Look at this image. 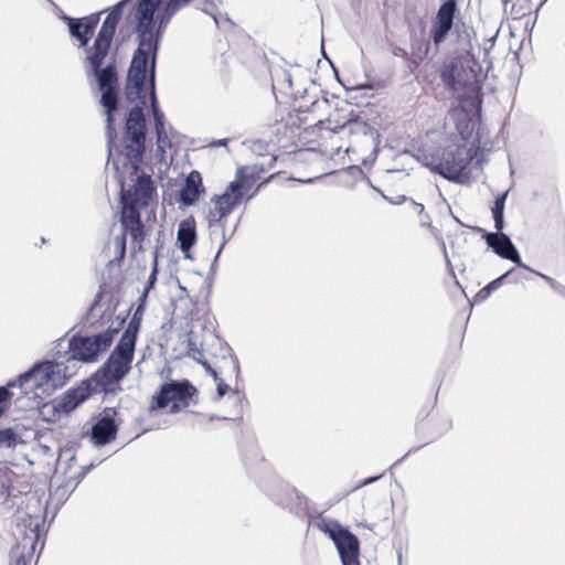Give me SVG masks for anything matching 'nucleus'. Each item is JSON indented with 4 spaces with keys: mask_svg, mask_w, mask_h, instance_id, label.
<instances>
[{
    "mask_svg": "<svg viewBox=\"0 0 565 565\" xmlns=\"http://www.w3.org/2000/svg\"><path fill=\"white\" fill-rule=\"evenodd\" d=\"M139 45L135 51L127 75V95L130 98L135 95L139 98L140 105L132 107L126 120L125 145L119 148L115 143L114 114L118 108V94L116 88L102 89L100 104L105 109L107 137H108V162L118 170L121 164L128 167L134 173L140 169L145 152L146 142V119L142 106L146 105L145 82L147 77V65L151 60L149 71V102L153 117L157 135V150L161 153L170 146V140L164 126V115L161 111L156 94V57L159 38H139Z\"/></svg>",
    "mask_w": 565,
    "mask_h": 565,
    "instance_id": "f257e3e1",
    "label": "nucleus"
},
{
    "mask_svg": "<svg viewBox=\"0 0 565 565\" xmlns=\"http://www.w3.org/2000/svg\"><path fill=\"white\" fill-rule=\"evenodd\" d=\"M454 40L457 55L444 61L439 74L445 87L459 102L460 111L468 116L481 109V67L471 38Z\"/></svg>",
    "mask_w": 565,
    "mask_h": 565,
    "instance_id": "f03ea898",
    "label": "nucleus"
},
{
    "mask_svg": "<svg viewBox=\"0 0 565 565\" xmlns=\"http://www.w3.org/2000/svg\"><path fill=\"white\" fill-rule=\"evenodd\" d=\"M471 148L465 142H449L444 147L419 149L416 159L430 171L455 183H465L468 167L472 160Z\"/></svg>",
    "mask_w": 565,
    "mask_h": 565,
    "instance_id": "7ed1b4c3",
    "label": "nucleus"
},
{
    "mask_svg": "<svg viewBox=\"0 0 565 565\" xmlns=\"http://www.w3.org/2000/svg\"><path fill=\"white\" fill-rule=\"evenodd\" d=\"M74 371L63 361H42L22 373L17 381H10L9 386L21 388L22 394H33L35 397L50 395L62 387Z\"/></svg>",
    "mask_w": 565,
    "mask_h": 565,
    "instance_id": "20e7f679",
    "label": "nucleus"
},
{
    "mask_svg": "<svg viewBox=\"0 0 565 565\" xmlns=\"http://www.w3.org/2000/svg\"><path fill=\"white\" fill-rule=\"evenodd\" d=\"M276 161L273 156L268 163H255L249 167H239L236 171V178L232 181L223 194L214 198V210L220 214L218 222L230 214L244 199L249 190L255 185L260 173L271 169Z\"/></svg>",
    "mask_w": 565,
    "mask_h": 565,
    "instance_id": "39448f33",
    "label": "nucleus"
},
{
    "mask_svg": "<svg viewBox=\"0 0 565 565\" xmlns=\"http://www.w3.org/2000/svg\"><path fill=\"white\" fill-rule=\"evenodd\" d=\"M161 9L146 3L137 2L125 15V23L120 26L121 35H160L166 26H160Z\"/></svg>",
    "mask_w": 565,
    "mask_h": 565,
    "instance_id": "423d86ee",
    "label": "nucleus"
},
{
    "mask_svg": "<svg viewBox=\"0 0 565 565\" xmlns=\"http://www.w3.org/2000/svg\"><path fill=\"white\" fill-rule=\"evenodd\" d=\"M116 333V329H107L92 337H72L68 341V356L66 361L94 362L99 353L110 347Z\"/></svg>",
    "mask_w": 565,
    "mask_h": 565,
    "instance_id": "0eeeda50",
    "label": "nucleus"
},
{
    "mask_svg": "<svg viewBox=\"0 0 565 565\" xmlns=\"http://www.w3.org/2000/svg\"><path fill=\"white\" fill-rule=\"evenodd\" d=\"M131 340L120 339L107 361L98 372L104 385H113L120 382L130 370L135 347Z\"/></svg>",
    "mask_w": 565,
    "mask_h": 565,
    "instance_id": "6e6552de",
    "label": "nucleus"
},
{
    "mask_svg": "<svg viewBox=\"0 0 565 565\" xmlns=\"http://www.w3.org/2000/svg\"><path fill=\"white\" fill-rule=\"evenodd\" d=\"M454 28L456 35H477L473 28H466L458 8V0H441L431 20L428 35H449Z\"/></svg>",
    "mask_w": 565,
    "mask_h": 565,
    "instance_id": "1a4fd4ad",
    "label": "nucleus"
},
{
    "mask_svg": "<svg viewBox=\"0 0 565 565\" xmlns=\"http://www.w3.org/2000/svg\"><path fill=\"white\" fill-rule=\"evenodd\" d=\"M194 393L195 388L189 381H171L161 386L152 407L160 409L169 407V413L175 414L190 405Z\"/></svg>",
    "mask_w": 565,
    "mask_h": 565,
    "instance_id": "9d476101",
    "label": "nucleus"
},
{
    "mask_svg": "<svg viewBox=\"0 0 565 565\" xmlns=\"http://www.w3.org/2000/svg\"><path fill=\"white\" fill-rule=\"evenodd\" d=\"M324 532L333 541L342 565H360L359 540L354 534L335 521L326 524Z\"/></svg>",
    "mask_w": 565,
    "mask_h": 565,
    "instance_id": "9b49d317",
    "label": "nucleus"
},
{
    "mask_svg": "<svg viewBox=\"0 0 565 565\" xmlns=\"http://www.w3.org/2000/svg\"><path fill=\"white\" fill-rule=\"evenodd\" d=\"M214 382L216 383L214 407H227L226 413L214 414V419H233L241 414L244 394L237 387H233L232 385L225 383L223 379L218 377L216 370H214Z\"/></svg>",
    "mask_w": 565,
    "mask_h": 565,
    "instance_id": "f8f14e48",
    "label": "nucleus"
},
{
    "mask_svg": "<svg viewBox=\"0 0 565 565\" xmlns=\"http://www.w3.org/2000/svg\"><path fill=\"white\" fill-rule=\"evenodd\" d=\"M154 192L156 186L151 177L142 172L137 174L134 185L129 190H125L124 183L121 182V203L146 206L152 199Z\"/></svg>",
    "mask_w": 565,
    "mask_h": 565,
    "instance_id": "ddd939ff",
    "label": "nucleus"
},
{
    "mask_svg": "<svg viewBox=\"0 0 565 565\" xmlns=\"http://www.w3.org/2000/svg\"><path fill=\"white\" fill-rule=\"evenodd\" d=\"M482 238L486 241L488 247L501 258L511 260L520 268L530 269V267L522 262L519 250L509 235L503 232H484Z\"/></svg>",
    "mask_w": 565,
    "mask_h": 565,
    "instance_id": "4468645a",
    "label": "nucleus"
},
{
    "mask_svg": "<svg viewBox=\"0 0 565 565\" xmlns=\"http://www.w3.org/2000/svg\"><path fill=\"white\" fill-rule=\"evenodd\" d=\"M404 20L408 26L409 35H428L426 32L429 10L424 0H408L404 4Z\"/></svg>",
    "mask_w": 565,
    "mask_h": 565,
    "instance_id": "2eb2a0df",
    "label": "nucleus"
},
{
    "mask_svg": "<svg viewBox=\"0 0 565 565\" xmlns=\"http://www.w3.org/2000/svg\"><path fill=\"white\" fill-rule=\"evenodd\" d=\"M115 408H106L92 426L90 438L96 446H105L116 438L118 425Z\"/></svg>",
    "mask_w": 565,
    "mask_h": 565,
    "instance_id": "dca6fc26",
    "label": "nucleus"
},
{
    "mask_svg": "<svg viewBox=\"0 0 565 565\" xmlns=\"http://www.w3.org/2000/svg\"><path fill=\"white\" fill-rule=\"evenodd\" d=\"M90 395L89 387L78 386L66 391L63 396L50 406L54 412L67 415L84 403Z\"/></svg>",
    "mask_w": 565,
    "mask_h": 565,
    "instance_id": "f3484780",
    "label": "nucleus"
},
{
    "mask_svg": "<svg viewBox=\"0 0 565 565\" xmlns=\"http://www.w3.org/2000/svg\"><path fill=\"white\" fill-rule=\"evenodd\" d=\"M447 38H433L436 49ZM431 38H411V51L403 47H396L394 50L395 55L408 57L413 63L418 64L426 58L430 52Z\"/></svg>",
    "mask_w": 565,
    "mask_h": 565,
    "instance_id": "a211bd4d",
    "label": "nucleus"
},
{
    "mask_svg": "<svg viewBox=\"0 0 565 565\" xmlns=\"http://www.w3.org/2000/svg\"><path fill=\"white\" fill-rule=\"evenodd\" d=\"M121 225L125 232H128L134 241H141L143 237V225L140 220L139 209L142 205L121 203Z\"/></svg>",
    "mask_w": 565,
    "mask_h": 565,
    "instance_id": "6ab92c4d",
    "label": "nucleus"
},
{
    "mask_svg": "<svg viewBox=\"0 0 565 565\" xmlns=\"http://www.w3.org/2000/svg\"><path fill=\"white\" fill-rule=\"evenodd\" d=\"M131 0H120L107 10V15L96 35H116V31L120 32V26L125 23L124 11Z\"/></svg>",
    "mask_w": 565,
    "mask_h": 565,
    "instance_id": "aec40b11",
    "label": "nucleus"
},
{
    "mask_svg": "<svg viewBox=\"0 0 565 565\" xmlns=\"http://www.w3.org/2000/svg\"><path fill=\"white\" fill-rule=\"evenodd\" d=\"M103 13L99 11L79 19L63 14L61 18L67 24L70 35H94Z\"/></svg>",
    "mask_w": 565,
    "mask_h": 565,
    "instance_id": "412c9836",
    "label": "nucleus"
},
{
    "mask_svg": "<svg viewBox=\"0 0 565 565\" xmlns=\"http://www.w3.org/2000/svg\"><path fill=\"white\" fill-rule=\"evenodd\" d=\"M203 192L202 178L198 171H192L184 180L180 190V203L184 206L193 205Z\"/></svg>",
    "mask_w": 565,
    "mask_h": 565,
    "instance_id": "4be33fe9",
    "label": "nucleus"
},
{
    "mask_svg": "<svg viewBox=\"0 0 565 565\" xmlns=\"http://www.w3.org/2000/svg\"><path fill=\"white\" fill-rule=\"evenodd\" d=\"M196 241L195 224L193 218L180 222L177 233V242L180 249L189 257V252Z\"/></svg>",
    "mask_w": 565,
    "mask_h": 565,
    "instance_id": "5701e85b",
    "label": "nucleus"
},
{
    "mask_svg": "<svg viewBox=\"0 0 565 565\" xmlns=\"http://www.w3.org/2000/svg\"><path fill=\"white\" fill-rule=\"evenodd\" d=\"M328 122L329 124L333 122L332 117H330L328 119ZM334 122H335V126L330 127V129L334 132L338 131L339 129H342V130H347L349 134H356V135H362V136L366 137L367 132L370 130V126L365 121L359 120L358 118H353L352 116L349 118H345L342 121L334 120Z\"/></svg>",
    "mask_w": 565,
    "mask_h": 565,
    "instance_id": "b1692460",
    "label": "nucleus"
},
{
    "mask_svg": "<svg viewBox=\"0 0 565 565\" xmlns=\"http://www.w3.org/2000/svg\"><path fill=\"white\" fill-rule=\"evenodd\" d=\"M113 38H95L94 51L88 55V61L93 71H98L108 54Z\"/></svg>",
    "mask_w": 565,
    "mask_h": 565,
    "instance_id": "393cba45",
    "label": "nucleus"
},
{
    "mask_svg": "<svg viewBox=\"0 0 565 565\" xmlns=\"http://www.w3.org/2000/svg\"><path fill=\"white\" fill-rule=\"evenodd\" d=\"M97 84L100 89L116 88L117 87V73L114 65H107L106 67H99L98 71H94Z\"/></svg>",
    "mask_w": 565,
    "mask_h": 565,
    "instance_id": "a878e982",
    "label": "nucleus"
},
{
    "mask_svg": "<svg viewBox=\"0 0 565 565\" xmlns=\"http://www.w3.org/2000/svg\"><path fill=\"white\" fill-rule=\"evenodd\" d=\"M218 344L220 349L222 351V360L225 365L228 366L231 376L234 377L235 381H237L239 376V365L236 356L233 354L232 349L227 344H223L222 340L216 337L214 340V347Z\"/></svg>",
    "mask_w": 565,
    "mask_h": 565,
    "instance_id": "bb28decb",
    "label": "nucleus"
},
{
    "mask_svg": "<svg viewBox=\"0 0 565 565\" xmlns=\"http://www.w3.org/2000/svg\"><path fill=\"white\" fill-rule=\"evenodd\" d=\"M192 0H168L161 8L160 26H167L171 18L183 7L188 6Z\"/></svg>",
    "mask_w": 565,
    "mask_h": 565,
    "instance_id": "cd10ccee",
    "label": "nucleus"
},
{
    "mask_svg": "<svg viewBox=\"0 0 565 565\" xmlns=\"http://www.w3.org/2000/svg\"><path fill=\"white\" fill-rule=\"evenodd\" d=\"M512 273H513V269L508 270L500 277H498L494 280H492L491 282H489L486 287L480 289L477 292V295L475 296V301L480 302V301H484L487 298H489L490 295L502 285L504 279H507L510 275H512Z\"/></svg>",
    "mask_w": 565,
    "mask_h": 565,
    "instance_id": "c85d7f7f",
    "label": "nucleus"
},
{
    "mask_svg": "<svg viewBox=\"0 0 565 565\" xmlns=\"http://www.w3.org/2000/svg\"><path fill=\"white\" fill-rule=\"evenodd\" d=\"M273 82L281 89L282 92H287V89L292 88V74L288 70L282 68H274L270 71Z\"/></svg>",
    "mask_w": 565,
    "mask_h": 565,
    "instance_id": "c756f323",
    "label": "nucleus"
},
{
    "mask_svg": "<svg viewBox=\"0 0 565 565\" xmlns=\"http://www.w3.org/2000/svg\"><path fill=\"white\" fill-rule=\"evenodd\" d=\"M141 312V307H138L131 320L128 323L127 329L122 333L120 339H129L134 347H136L137 333L140 328V317L138 316Z\"/></svg>",
    "mask_w": 565,
    "mask_h": 565,
    "instance_id": "7c9ffc66",
    "label": "nucleus"
},
{
    "mask_svg": "<svg viewBox=\"0 0 565 565\" xmlns=\"http://www.w3.org/2000/svg\"><path fill=\"white\" fill-rule=\"evenodd\" d=\"M525 43H527V45H531V38H510L509 49L513 54V61H519L520 51L523 49Z\"/></svg>",
    "mask_w": 565,
    "mask_h": 565,
    "instance_id": "2f4dec72",
    "label": "nucleus"
},
{
    "mask_svg": "<svg viewBox=\"0 0 565 565\" xmlns=\"http://www.w3.org/2000/svg\"><path fill=\"white\" fill-rule=\"evenodd\" d=\"M214 25L221 31V32H230L234 28V22L225 14L222 15L214 13Z\"/></svg>",
    "mask_w": 565,
    "mask_h": 565,
    "instance_id": "473e14b6",
    "label": "nucleus"
},
{
    "mask_svg": "<svg viewBox=\"0 0 565 565\" xmlns=\"http://www.w3.org/2000/svg\"><path fill=\"white\" fill-rule=\"evenodd\" d=\"M17 443V434L12 428L0 429V446L12 447Z\"/></svg>",
    "mask_w": 565,
    "mask_h": 565,
    "instance_id": "72a5a7b5",
    "label": "nucleus"
},
{
    "mask_svg": "<svg viewBox=\"0 0 565 565\" xmlns=\"http://www.w3.org/2000/svg\"><path fill=\"white\" fill-rule=\"evenodd\" d=\"M507 196L508 192H504L495 198L494 204L492 206V215H499L504 213Z\"/></svg>",
    "mask_w": 565,
    "mask_h": 565,
    "instance_id": "f704fd0d",
    "label": "nucleus"
},
{
    "mask_svg": "<svg viewBox=\"0 0 565 565\" xmlns=\"http://www.w3.org/2000/svg\"><path fill=\"white\" fill-rule=\"evenodd\" d=\"M114 243L116 245V247L119 249V258L122 259L125 257V254H126V241H125V236H116L114 238Z\"/></svg>",
    "mask_w": 565,
    "mask_h": 565,
    "instance_id": "c9c22d12",
    "label": "nucleus"
},
{
    "mask_svg": "<svg viewBox=\"0 0 565 565\" xmlns=\"http://www.w3.org/2000/svg\"><path fill=\"white\" fill-rule=\"evenodd\" d=\"M407 1L408 0H383V7L385 10V12L383 13V18L386 19L390 8H395L396 6H399L402 2L406 4Z\"/></svg>",
    "mask_w": 565,
    "mask_h": 565,
    "instance_id": "e433bc0d",
    "label": "nucleus"
},
{
    "mask_svg": "<svg viewBox=\"0 0 565 565\" xmlns=\"http://www.w3.org/2000/svg\"><path fill=\"white\" fill-rule=\"evenodd\" d=\"M381 477H382V475L364 479L363 481H361L356 486H354L353 489L351 490V492L356 491V490H359V489H361V488H363L365 486H369V484L375 482Z\"/></svg>",
    "mask_w": 565,
    "mask_h": 565,
    "instance_id": "4c0bfd02",
    "label": "nucleus"
},
{
    "mask_svg": "<svg viewBox=\"0 0 565 565\" xmlns=\"http://www.w3.org/2000/svg\"><path fill=\"white\" fill-rule=\"evenodd\" d=\"M493 220H494V227L497 230L495 233L502 232V230L504 228V217H503V214L493 215Z\"/></svg>",
    "mask_w": 565,
    "mask_h": 565,
    "instance_id": "58836bf2",
    "label": "nucleus"
},
{
    "mask_svg": "<svg viewBox=\"0 0 565 565\" xmlns=\"http://www.w3.org/2000/svg\"><path fill=\"white\" fill-rule=\"evenodd\" d=\"M527 270H529V271H531V273H533V274H535V275H537V276H539V277H541L542 279H544V280H545V281H546L551 287H553V286L557 282V281H556V280H554L552 277H550V276H547V275H545V274H542V273H540V271H536V270L532 269L531 267H530V269H527Z\"/></svg>",
    "mask_w": 565,
    "mask_h": 565,
    "instance_id": "ea45409f",
    "label": "nucleus"
},
{
    "mask_svg": "<svg viewBox=\"0 0 565 565\" xmlns=\"http://www.w3.org/2000/svg\"><path fill=\"white\" fill-rule=\"evenodd\" d=\"M9 384L7 386H0V404L8 401L11 396L9 392Z\"/></svg>",
    "mask_w": 565,
    "mask_h": 565,
    "instance_id": "a19ab883",
    "label": "nucleus"
},
{
    "mask_svg": "<svg viewBox=\"0 0 565 565\" xmlns=\"http://www.w3.org/2000/svg\"><path fill=\"white\" fill-rule=\"evenodd\" d=\"M516 6L520 7V10H522V14H525V10H530V0H516Z\"/></svg>",
    "mask_w": 565,
    "mask_h": 565,
    "instance_id": "79ce46f5",
    "label": "nucleus"
},
{
    "mask_svg": "<svg viewBox=\"0 0 565 565\" xmlns=\"http://www.w3.org/2000/svg\"><path fill=\"white\" fill-rule=\"evenodd\" d=\"M156 275H157V267L154 266L153 269H152V273L149 277V280H148V287L146 290H148L149 288H152V286L154 285L156 282Z\"/></svg>",
    "mask_w": 565,
    "mask_h": 565,
    "instance_id": "37998d69",
    "label": "nucleus"
},
{
    "mask_svg": "<svg viewBox=\"0 0 565 565\" xmlns=\"http://www.w3.org/2000/svg\"><path fill=\"white\" fill-rule=\"evenodd\" d=\"M138 2L160 8L162 0H138Z\"/></svg>",
    "mask_w": 565,
    "mask_h": 565,
    "instance_id": "c03bdc74",
    "label": "nucleus"
},
{
    "mask_svg": "<svg viewBox=\"0 0 565 565\" xmlns=\"http://www.w3.org/2000/svg\"><path fill=\"white\" fill-rule=\"evenodd\" d=\"M552 289H553L554 291H556L557 294L562 295L563 297H565V286H563V285H561V284L556 282V284L552 287Z\"/></svg>",
    "mask_w": 565,
    "mask_h": 565,
    "instance_id": "a18cd8bd",
    "label": "nucleus"
},
{
    "mask_svg": "<svg viewBox=\"0 0 565 565\" xmlns=\"http://www.w3.org/2000/svg\"><path fill=\"white\" fill-rule=\"evenodd\" d=\"M362 0H350L351 8L354 12L359 13Z\"/></svg>",
    "mask_w": 565,
    "mask_h": 565,
    "instance_id": "49530a36",
    "label": "nucleus"
},
{
    "mask_svg": "<svg viewBox=\"0 0 565 565\" xmlns=\"http://www.w3.org/2000/svg\"><path fill=\"white\" fill-rule=\"evenodd\" d=\"M227 141H228V139H218V140L214 139V147H221V146L225 147L227 145Z\"/></svg>",
    "mask_w": 565,
    "mask_h": 565,
    "instance_id": "de8ad7c7",
    "label": "nucleus"
},
{
    "mask_svg": "<svg viewBox=\"0 0 565 565\" xmlns=\"http://www.w3.org/2000/svg\"><path fill=\"white\" fill-rule=\"evenodd\" d=\"M79 40V46L88 45L92 38H77Z\"/></svg>",
    "mask_w": 565,
    "mask_h": 565,
    "instance_id": "09e8293b",
    "label": "nucleus"
},
{
    "mask_svg": "<svg viewBox=\"0 0 565 565\" xmlns=\"http://www.w3.org/2000/svg\"><path fill=\"white\" fill-rule=\"evenodd\" d=\"M273 500L280 507L287 508L288 504L281 498H273Z\"/></svg>",
    "mask_w": 565,
    "mask_h": 565,
    "instance_id": "8fccbe9b",
    "label": "nucleus"
},
{
    "mask_svg": "<svg viewBox=\"0 0 565 565\" xmlns=\"http://www.w3.org/2000/svg\"><path fill=\"white\" fill-rule=\"evenodd\" d=\"M425 218L426 220H422V222H420L422 226L433 227L430 222H429V217L426 215Z\"/></svg>",
    "mask_w": 565,
    "mask_h": 565,
    "instance_id": "3c124183",
    "label": "nucleus"
},
{
    "mask_svg": "<svg viewBox=\"0 0 565 565\" xmlns=\"http://www.w3.org/2000/svg\"><path fill=\"white\" fill-rule=\"evenodd\" d=\"M260 185H258L250 194L247 195V200L252 199L256 193L257 191L259 190Z\"/></svg>",
    "mask_w": 565,
    "mask_h": 565,
    "instance_id": "603ef678",
    "label": "nucleus"
},
{
    "mask_svg": "<svg viewBox=\"0 0 565 565\" xmlns=\"http://www.w3.org/2000/svg\"><path fill=\"white\" fill-rule=\"evenodd\" d=\"M417 207H418V213L419 214H423L424 212V205L423 204H419V203H414Z\"/></svg>",
    "mask_w": 565,
    "mask_h": 565,
    "instance_id": "864d4df0",
    "label": "nucleus"
},
{
    "mask_svg": "<svg viewBox=\"0 0 565 565\" xmlns=\"http://www.w3.org/2000/svg\"><path fill=\"white\" fill-rule=\"evenodd\" d=\"M321 52H322L323 56L327 57L326 52H324V38H321Z\"/></svg>",
    "mask_w": 565,
    "mask_h": 565,
    "instance_id": "5fc2aeb1",
    "label": "nucleus"
},
{
    "mask_svg": "<svg viewBox=\"0 0 565 565\" xmlns=\"http://www.w3.org/2000/svg\"><path fill=\"white\" fill-rule=\"evenodd\" d=\"M262 146H263V145H262V142H260V141H257V142H255V143H254L253 149L256 151V150L260 149V148H262Z\"/></svg>",
    "mask_w": 565,
    "mask_h": 565,
    "instance_id": "6e6d98bb",
    "label": "nucleus"
},
{
    "mask_svg": "<svg viewBox=\"0 0 565 565\" xmlns=\"http://www.w3.org/2000/svg\"><path fill=\"white\" fill-rule=\"evenodd\" d=\"M495 40H497V38H494V36L489 38L488 42L490 43L491 47L494 45Z\"/></svg>",
    "mask_w": 565,
    "mask_h": 565,
    "instance_id": "4d7b16f0",
    "label": "nucleus"
},
{
    "mask_svg": "<svg viewBox=\"0 0 565 565\" xmlns=\"http://www.w3.org/2000/svg\"><path fill=\"white\" fill-rule=\"evenodd\" d=\"M203 365L205 366L207 372H212V367L210 366L209 363L204 362Z\"/></svg>",
    "mask_w": 565,
    "mask_h": 565,
    "instance_id": "13d9d810",
    "label": "nucleus"
},
{
    "mask_svg": "<svg viewBox=\"0 0 565 565\" xmlns=\"http://www.w3.org/2000/svg\"><path fill=\"white\" fill-rule=\"evenodd\" d=\"M206 220H207L209 226H212V218H211L210 214L207 215Z\"/></svg>",
    "mask_w": 565,
    "mask_h": 565,
    "instance_id": "bf43d9fd",
    "label": "nucleus"
},
{
    "mask_svg": "<svg viewBox=\"0 0 565 565\" xmlns=\"http://www.w3.org/2000/svg\"><path fill=\"white\" fill-rule=\"evenodd\" d=\"M220 252H221V249L216 253V255H214V258H213L214 264L216 263V260L218 258Z\"/></svg>",
    "mask_w": 565,
    "mask_h": 565,
    "instance_id": "052dcab7",
    "label": "nucleus"
},
{
    "mask_svg": "<svg viewBox=\"0 0 565 565\" xmlns=\"http://www.w3.org/2000/svg\"><path fill=\"white\" fill-rule=\"evenodd\" d=\"M545 2H546V0H540L537 8H541Z\"/></svg>",
    "mask_w": 565,
    "mask_h": 565,
    "instance_id": "680f3d73",
    "label": "nucleus"
},
{
    "mask_svg": "<svg viewBox=\"0 0 565 565\" xmlns=\"http://www.w3.org/2000/svg\"><path fill=\"white\" fill-rule=\"evenodd\" d=\"M500 30H501V28H498V29L495 30V32H494V34H493V35H494V36H498V35H499V33H500Z\"/></svg>",
    "mask_w": 565,
    "mask_h": 565,
    "instance_id": "e2e57ef3",
    "label": "nucleus"
},
{
    "mask_svg": "<svg viewBox=\"0 0 565 565\" xmlns=\"http://www.w3.org/2000/svg\"><path fill=\"white\" fill-rule=\"evenodd\" d=\"M284 490L288 493L294 492V490L289 489L288 487H285Z\"/></svg>",
    "mask_w": 565,
    "mask_h": 565,
    "instance_id": "0e129e2a",
    "label": "nucleus"
},
{
    "mask_svg": "<svg viewBox=\"0 0 565 565\" xmlns=\"http://www.w3.org/2000/svg\"><path fill=\"white\" fill-rule=\"evenodd\" d=\"M514 35V32L512 30H510V36H513Z\"/></svg>",
    "mask_w": 565,
    "mask_h": 565,
    "instance_id": "69168bd1",
    "label": "nucleus"
},
{
    "mask_svg": "<svg viewBox=\"0 0 565 565\" xmlns=\"http://www.w3.org/2000/svg\"><path fill=\"white\" fill-rule=\"evenodd\" d=\"M3 411L4 409L2 407H0V416L2 415Z\"/></svg>",
    "mask_w": 565,
    "mask_h": 565,
    "instance_id": "338daca9",
    "label": "nucleus"
},
{
    "mask_svg": "<svg viewBox=\"0 0 565 565\" xmlns=\"http://www.w3.org/2000/svg\"><path fill=\"white\" fill-rule=\"evenodd\" d=\"M504 4H507L508 2H510L511 0H502Z\"/></svg>",
    "mask_w": 565,
    "mask_h": 565,
    "instance_id": "774afa93",
    "label": "nucleus"
}]
</instances>
